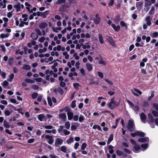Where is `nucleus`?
<instances>
[{
  "label": "nucleus",
  "mask_w": 158,
  "mask_h": 158,
  "mask_svg": "<svg viewBox=\"0 0 158 158\" xmlns=\"http://www.w3.org/2000/svg\"><path fill=\"white\" fill-rule=\"evenodd\" d=\"M119 105V103L118 102L115 101L114 98L111 99L110 102L108 104V107L111 109L113 110L116 107Z\"/></svg>",
  "instance_id": "nucleus-1"
},
{
  "label": "nucleus",
  "mask_w": 158,
  "mask_h": 158,
  "mask_svg": "<svg viewBox=\"0 0 158 158\" xmlns=\"http://www.w3.org/2000/svg\"><path fill=\"white\" fill-rule=\"evenodd\" d=\"M127 128L130 131H133L134 128V124L133 121L131 119L128 120Z\"/></svg>",
  "instance_id": "nucleus-2"
},
{
  "label": "nucleus",
  "mask_w": 158,
  "mask_h": 158,
  "mask_svg": "<svg viewBox=\"0 0 158 158\" xmlns=\"http://www.w3.org/2000/svg\"><path fill=\"white\" fill-rule=\"evenodd\" d=\"M63 142V140L60 138H57L56 139L55 141V144L56 146L58 147L61 145Z\"/></svg>",
  "instance_id": "nucleus-3"
},
{
  "label": "nucleus",
  "mask_w": 158,
  "mask_h": 158,
  "mask_svg": "<svg viewBox=\"0 0 158 158\" xmlns=\"http://www.w3.org/2000/svg\"><path fill=\"white\" fill-rule=\"evenodd\" d=\"M46 139L48 140V143L49 144H52L54 142V139H53V137L52 136L49 135H46L45 136Z\"/></svg>",
  "instance_id": "nucleus-4"
},
{
  "label": "nucleus",
  "mask_w": 158,
  "mask_h": 158,
  "mask_svg": "<svg viewBox=\"0 0 158 158\" xmlns=\"http://www.w3.org/2000/svg\"><path fill=\"white\" fill-rule=\"evenodd\" d=\"M101 18L98 17V14H97L95 16V17L94 19V21L96 24H99Z\"/></svg>",
  "instance_id": "nucleus-5"
},
{
  "label": "nucleus",
  "mask_w": 158,
  "mask_h": 158,
  "mask_svg": "<svg viewBox=\"0 0 158 158\" xmlns=\"http://www.w3.org/2000/svg\"><path fill=\"white\" fill-rule=\"evenodd\" d=\"M152 18L149 16H147L145 19V21L146 22V24L147 26H150L152 24V23L151 21V20L152 19Z\"/></svg>",
  "instance_id": "nucleus-6"
},
{
  "label": "nucleus",
  "mask_w": 158,
  "mask_h": 158,
  "mask_svg": "<svg viewBox=\"0 0 158 158\" xmlns=\"http://www.w3.org/2000/svg\"><path fill=\"white\" fill-rule=\"evenodd\" d=\"M0 7L3 9L5 8L6 7V0H0Z\"/></svg>",
  "instance_id": "nucleus-7"
},
{
  "label": "nucleus",
  "mask_w": 158,
  "mask_h": 158,
  "mask_svg": "<svg viewBox=\"0 0 158 158\" xmlns=\"http://www.w3.org/2000/svg\"><path fill=\"white\" fill-rule=\"evenodd\" d=\"M66 111L67 112L68 120H71L73 119V113L70 111L66 110Z\"/></svg>",
  "instance_id": "nucleus-8"
},
{
  "label": "nucleus",
  "mask_w": 158,
  "mask_h": 158,
  "mask_svg": "<svg viewBox=\"0 0 158 158\" xmlns=\"http://www.w3.org/2000/svg\"><path fill=\"white\" fill-rule=\"evenodd\" d=\"M48 26L47 23L45 22H43L40 23L39 25V27L41 29H44Z\"/></svg>",
  "instance_id": "nucleus-9"
},
{
  "label": "nucleus",
  "mask_w": 158,
  "mask_h": 158,
  "mask_svg": "<svg viewBox=\"0 0 158 158\" xmlns=\"http://www.w3.org/2000/svg\"><path fill=\"white\" fill-rule=\"evenodd\" d=\"M138 141L140 142L143 143L146 142H148L149 141V139L148 137L141 138L138 139Z\"/></svg>",
  "instance_id": "nucleus-10"
},
{
  "label": "nucleus",
  "mask_w": 158,
  "mask_h": 158,
  "mask_svg": "<svg viewBox=\"0 0 158 158\" xmlns=\"http://www.w3.org/2000/svg\"><path fill=\"white\" fill-rule=\"evenodd\" d=\"M140 118L141 121L144 123H146V117L145 115L143 113H142L140 114Z\"/></svg>",
  "instance_id": "nucleus-11"
},
{
  "label": "nucleus",
  "mask_w": 158,
  "mask_h": 158,
  "mask_svg": "<svg viewBox=\"0 0 158 158\" xmlns=\"http://www.w3.org/2000/svg\"><path fill=\"white\" fill-rule=\"evenodd\" d=\"M60 150L64 153H66L67 151L68 152V153L70 152L69 149H68L67 147L65 146H63L61 147Z\"/></svg>",
  "instance_id": "nucleus-12"
},
{
  "label": "nucleus",
  "mask_w": 158,
  "mask_h": 158,
  "mask_svg": "<svg viewBox=\"0 0 158 158\" xmlns=\"http://www.w3.org/2000/svg\"><path fill=\"white\" fill-rule=\"evenodd\" d=\"M85 66L88 71H91L92 70L93 66L91 64L89 63H87L86 64Z\"/></svg>",
  "instance_id": "nucleus-13"
},
{
  "label": "nucleus",
  "mask_w": 158,
  "mask_h": 158,
  "mask_svg": "<svg viewBox=\"0 0 158 158\" xmlns=\"http://www.w3.org/2000/svg\"><path fill=\"white\" fill-rule=\"evenodd\" d=\"M140 149V148L139 145L135 144V145H134V147L133 151L135 153H137L139 152V151Z\"/></svg>",
  "instance_id": "nucleus-14"
},
{
  "label": "nucleus",
  "mask_w": 158,
  "mask_h": 158,
  "mask_svg": "<svg viewBox=\"0 0 158 158\" xmlns=\"http://www.w3.org/2000/svg\"><path fill=\"white\" fill-rule=\"evenodd\" d=\"M111 26L116 31H119L120 29V27L118 25L116 26L114 24H111Z\"/></svg>",
  "instance_id": "nucleus-15"
},
{
  "label": "nucleus",
  "mask_w": 158,
  "mask_h": 158,
  "mask_svg": "<svg viewBox=\"0 0 158 158\" xmlns=\"http://www.w3.org/2000/svg\"><path fill=\"white\" fill-rule=\"evenodd\" d=\"M81 46H82V48L84 49H89L90 48V46L89 44L88 43H86L85 44V45H83V43H81Z\"/></svg>",
  "instance_id": "nucleus-16"
},
{
  "label": "nucleus",
  "mask_w": 158,
  "mask_h": 158,
  "mask_svg": "<svg viewBox=\"0 0 158 158\" xmlns=\"http://www.w3.org/2000/svg\"><path fill=\"white\" fill-rule=\"evenodd\" d=\"M148 118L151 123H153L154 121V118L152 115L151 113H148Z\"/></svg>",
  "instance_id": "nucleus-17"
},
{
  "label": "nucleus",
  "mask_w": 158,
  "mask_h": 158,
  "mask_svg": "<svg viewBox=\"0 0 158 158\" xmlns=\"http://www.w3.org/2000/svg\"><path fill=\"white\" fill-rule=\"evenodd\" d=\"M4 126L7 128H9L10 127V123L6 120H4L3 122Z\"/></svg>",
  "instance_id": "nucleus-18"
},
{
  "label": "nucleus",
  "mask_w": 158,
  "mask_h": 158,
  "mask_svg": "<svg viewBox=\"0 0 158 158\" xmlns=\"http://www.w3.org/2000/svg\"><path fill=\"white\" fill-rule=\"evenodd\" d=\"M31 38L33 40H36L38 38L37 35L35 33H31Z\"/></svg>",
  "instance_id": "nucleus-19"
},
{
  "label": "nucleus",
  "mask_w": 158,
  "mask_h": 158,
  "mask_svg": "<svg viewBox=\"0 0 158 158\" xmlns=\"http://www.w3.org/2000/svg\"><path fill=\"white\" fill-rule=\"evenodd\" d=\"M14 8L16 9L17 12L19 11L21 9L20 3H18L17 4L15 5L14 6Z\"/></svg>",
  "instance_id": "nucleus-20"
},
{
  "label": "nucleus",
  "mask_w": 158,
  "mask_h": 158,
  "mask_svg": "<svg viewBox=\"0 0 158 158\" xmlns=\"http://www.w3.org/2000/svg\"><path fill=\"white\" fill-rule=\"evenodd\" d=\"M52 31H53L55 32L56 33H58V30L60 31L61 30V27H52Z\"/></svg>",
  "instance_id": "nucleus-21"
},
{
  "label": "nucleus",
  "mask_w": 158,
  "mask_h": 158,
  "mask_svg": "<svg viewBox=\"0 0 158 158\" xmlns=\"http://www.w3.org/2000/svg\"><path fill=\"white\" fill-rule=\"evenodd\" d=\"M98 38L100 43L101 44H103L104 43V41L103 39V36L101 34H99L98 35Z\"/></svg>",
  "instance_id": "nucleus-22"
},
{
  "label": "nucleus",
  "mask_w": 158,
  "mask_h": 158,
  "mask_svg": "<svg viewBox=\"0 0 158 158\" xmlns=\"http://www.w3.org/2000/svg\"><path fill=\"white\" fill-rule=\"evenodd\" d=\"M46 11L44 13L40 11H38L37 12V16H43V17L45 18L46 16L45 15Z\"/></svg>",
  "instance_id": "nucleus-23"
},
{
  "label": "nucleus",
  "mask_w": 158,
  "mask_h": 158,
  "mask_svg": "<svg viewBox=\"0 0 158 158\" xmlns=\"http://www.w3.org/2000/svg\"><path fill=\"white\" fill-rule=\"evenodd\" d=\"M136 134L137 135V136L141 137H143L145 136V134L144 133L139 131H136Z\"/></svg>",
  "instance_id": "nucleus-24"
},
{
  "label": "nucleus",
  "mask_w": 158,
  "mask_h": 158,
  "mask_svg": "<svg viewBox=\"0 0 158 158\" xmlns=\"http://www.w3.org/2000/svg\"><path fill=\"white\" fill-rule=\"evenodd\" d=\"M58 65V63L57 62H55L54 63V65L52 66V69H53V71L54 72L56 73L57 71V69L56 68V67Z\"/></svg>",
  "instance_id": "nucleus-25"
},
{
  "label": "nucleus",
  "mask_w": 158,
  "mask_h": 158,
  "mask_svg": "<svg viewBox=\"0 0 158 158\" xmlns=\"http://www.w3.org/2000/svg\"><path fill=\"white\" fill-rule=\"evenodd\" d=\"M25 82L27 83L32 84L35 82V81L34 80H32L30 79H26L25 80Z\"/></svg>",
  "instance_id": "nucleus-26"
},
{
  "label": "nucleus",
  "mask_w": 158,
  "mask_h": 158,
  "mask_svg": "<svg viewBox=\"0 0 158 158\" xmlns=\"http://www.w3.org/2000/svg\"><path fill=\"white\" fill-rule=\"evenodd\" d=\"M45 117L44 115L43 114H40L38 115V119L40 121H43Z\"/></svg>",
  "instance_id": "nucleus-27"
},
{
  "label": "nucleus",
  "mask_w": 158,
  "mask_h": 158,
  "mask_svg": "<svg viewBox=\"0 0 158 158\" xmlns=\"http://www.w3.org/2000/svg\"><path fill=\"white\" fill-rule=\"evenodd\" d=\"M113 134H111L109 137V138L107 142V143L108 144H109L110 142L113 140Z\"/></svg>",
  "instance_id": "nucleus-28"
},
{
  "label": "nucleus",
  "mask_w": 158,
  "mask_h": 158,
  "mask_svg": "<svg viewBox=\"0 0 158 158\" xmlns=\"http://www.w3.org/2000/svg\"><path fill=\"white\" fill-rule=\"evenodd\" d=\"M74 141L73 138V137L69 138L66 141L67 143L68 144H70L72 143Z\"/></svg>",
  "instance_id": "nucleus-29"
},
{
  "label": "nucleus",
  "mask_w": 158,
  "mask_h": 158,
  "mask_svg": "<svg viewBox=\"0 0 158 158\" xmlns=\"http://www.w3.org/2000/svg\"><path fill=\"white\" fill-rule=\"evenodd\" d=\"M60 118L62 119H65L66 118V116L65 114L60 113L59 114Z\"/></svg>",
  "instance_id": "nucleus-30"
},
{
  "label": "nucleus",
  "mask_w": 158,
  "mask_h": 158,
  "mask_svg": "<svg viewBox=\"0 0 158 158\" xmlns=\"http://www.w3.org/2000/svg\"><path fill=\"white\" fill-rule=\"evenodd\" d=\"M70 123L69 121H67L65 122L64 124L65 128L67 129H69L70 127Z\"/></svg>",
  "instance_id": "nucleus-31"
},
{
  "label": "nucleus",
  "mask_w": 158,
  "mask_h": 158,
  "mask_svg": "<svg viewBox=\"0 0 158 158\" xmlns=\"http://www.w3.org/2000/svg\"><path fill=\"white\" fill-rule=\"evenodd\" d=\"M22 68L26 70H29L31 69V67L28 65L24 64Z\"/></svg>",
  "instance_id": "nucleus-32"
},
{
  "label": "nucleus",
  "mask_w": 158,
  "mask_h": 158,
  "mask_svg": "<svg viewBox=\"0 0 158 158\" xmlns=\"http://www.w3.org/2000/svg\"><path fill=\"white\" fill-rule=\"evenodd\" d=\"M63 55L64 57L66 59H68L69 58V56L67 52H64L63 53Z\"/></svg>",
  "instance_id": "nucleus-33"
},
{
  "label": "nucleus",
  "mask_w": 158,
  "mask_h": 158,
  "mask_svg": "<svg viewBox=\"0 0 158 158\" xmlns=\"http://www.w3.org/2000/svg\"><path fill=\"white\" fill-rule=\"evenodd\" d=\"M53 60V58L52 56L50 57L49 58H45V62L46 63H48L49 61H52Z\"/></svg>",
  "instance_id": "nucleus-34"
},
{
  "label": "nucleus",
  "mask_w": 158,
  "mask_h": 158,
  "mask_svg": "<svg viewBox=\"0 0 158 158\" xmlns=\"http://www.w3.org/2000/svg\"><path fill=\"white\" fill-rule=\"evenodd\" d=\"M51 55L52 56H58L59 55L58 53L57 52L52 51L51 53Z\"/></svg>",
  "instance_id": "nucleus-35"
},
{
  "label": "nucleus",
  "mask_w": 158,
  "mask_h": 158,
  "mask_svg": "<svg viewBox=\"0 0 158 158\" xmlns=\"http://www.w3.org/2000/svg\"><path fill=\"white\" fill-rule=\"evenodd\" d=\"M93 128L94 129H97L99 131H102L101 128L100 126L97 125H94L93 127Z\"/></svg>",
  "instance_id": "nucleus-36"
},
{
  "label": "nucleus",
  "mask_w": 158,
  "mask_h": 158,
  "mask_svg": "<svg viewBox=\"0 0 158 158\" xmlns=\"http://www.w3.org/2000/svg\"><path fill=\"white\" fill-rule=\"evenodd\" d=\"M152 113L155 117H158V112L156 110H152Z\"/></svg>",
  "instance_id": "nucleus-37"
},
{
  "label": "nucleus",
  "mask_w": 158,
  "mask_h": 158,
  "mask_svg": "<svg viewBox=\"0 0 158 158\" xmlns=\"http://www.w3.org/2000/svg\"><path fill=\"white\" fill-rule=\"evenodd\" d=\"M14 75L13 73L10 74L9 77V78L8 79V81H9L11 82L12 81L13 79L14 78Z\"/></svg>",
  "instance_id": "nucleus-38"
},
{
  "label": "nucleus",
  "mask_w": 158,
  "mask_h": 158,
  "mask_svg": "<svg viewBox=\"0 0 158 158\" xmlns=\"http://www.w3.org/2000/svg\"><path fill=\"white\" fill-rule=\"evenodd\" d=\"M151 5V3L149 0L145 1L144 5L145 7L150 6Z\"/></svg>",
  "instance_id": "nucleus-39"
},
{
  "label": "nucleus",
  "mask_w": 158,
  "mask_h": 158,
  "mask_svg": "<svg viewBox=\"0 0 158 158\" xmlns=\"http://www.w3.org/2000/svg\"><path fill=\"white\" fill-rule=\"evenodd\" d=\"M73 86L75 89L78 90L80 85L78 83H75L73 84Z\"/></svg>",
  "instance_id": "nucleus-40"
},
{
  "label": "nucleus",
  "mask_w": 158,
  "mask_h": 158,
  "mask_svg": "<svg viewBox=\"0 0 158 158\" xmlns=\"http://www.w3.org/2000/svg\"><path fill=\"white\" fill-rule=\"evenodd\" d=\"M22 17L24 19L23 20L24 21H26L28 19V15L26 14L23 15Z\"/></svg>",
  "instance_id": "nucleus-41"
},
{
  "label": "nucleus",
  "mask_w": 158,
  "mask_h": 158,
  "mask_svg": "<svg viewBox=\"0 0 158 158\" xmlns=\"http://www.w3.org/2000/svg\"><path fill=\"white\" fill-rule=\"evenodd\" d=\"M8 34H1L0 35V37L2 39H3L4 38H7L8 36Z\"/></svg>",
  "instance_id": "nucleus-42"
},
{
  "label": "nucleus",
  "mask_w": 158,
  "mask_h": 158,
  "mask_svg": "<svg viewBox=\"0 0 158 158\" xmlns=\"http://www.w3.org/2000/svg\"><path fill=\"white\" fill-rule=\"evenodd\" d=\"M43 127L46 129H51L53 128L54 127L51 125H46L43 126Z\"/></svg>",
  "instance_id": "nucleus-43"
},
{
  "label": "nucleus",
  "mask_w": 158,
  "mask_h": 158,
  "mask_svg": "<svg viewBox=\"0 0 158 158\" xmlns=\"http://www.w3.org/2000/svg\"><path fill=\"white\" fill-rule=\"evenodd\" d=\"M155 8L154 7H152L150 9L149 12V14L150 15H152L154 13Z\"/></svg>",
  "instance_id": "nucleus-44"
},
{
  "label": "nucleus",
  "mask_w": 158,
  "mask_h": 158,
  "mask_svg": "<svg viewBox=\"0 0 158 158\" xmlns=\"http://www.w3.org/2000/svg\"><path fill=\"white\" fill-rule=\"evenodd\" d=\"M35 31L37 33L36 34L37 35H38L41 36L42 35V32L39 29H36Z\"/></svg>",
  "instance_id": "nucleus-45"
},
{
  "label": "nucleus",
  "mask_w": 158,
  "mask_h": 158,
  "mask_svg": "<svg viewBox=\"0 0 158 158\" xmlns=\"http://www.w3.org/2000/svg\"><path fill=\"white\" fill-rule=\"evenodd\" d=\"M80 72L81 73V75H82V76H83L85 75V69L84 68H81L80 69Z\"/></svg>",
  "instance_id": "nucleus-46"
},
{
  "label": "nucleus",
  "mask_w": 158,
  "mask_h": 158,
  "mask_svg": "<svg viewBox=\"0 0 158 158\" xmlns=\"http://www.w3.org/2000/svg\"><path fill=\"white\" fill-rule=\"evenodd\" d=\"M66 0H58L56 2V4H60L62 3H64L65 2Z\"/></svg>",
  "instance_id": "nucleus-47"
},
{
  "label": "nucleus",
  "mask_w": 158,
  "mask_h": 158,
  "mask_svg": "<svg viewBox=\"0 0 158 158\" xmlns=\"http://www.w3.org/2000/svg\"><path fill=\"white\" fill-rule=\"evenodd\" d=\"M87 146V144L85 143H82V145L81 148V149L82 150H84L86 147Z\"/></svg>",
  "instance_id": "nucleus-48"
},
{
  "label": "nucleus",
  "mask_w": 158,
  "mask_h": 158,
  "mask_svg": "<svg viewBox=\"0 0 158 158\" xmlns=\"http://www.w3.org/2000/svg\"><path fill=\"white\" fill-rule=\"evenodd\" d=\"M13 59L11 57H10L8 61V63L10 65L13 63Z\"/></svg>",
  "instance_id": "nucleus-49"
},
{
  "label": "nucleus",
  "mask_w": 158,
  "mask_h": 158,
  "mask_svg": "<svg viewBox=\"0 0 158 158\" xmlns=\"http://www.w3.org/2000/svg\"><path fill=\"white\" fill-rule=\"evenodd\" d=\"M48 104L49 106H52V103L50 98L49 97L48 98Z\"/></svg>",
  "instance_id": "nucleus-50"
},
{
  "label": "nucleus",
  "mask_w": 158,
  "mask_h": 158,
  "mask_svg": "<svg viewBox=\"0 0 158 158\" xmlns=\"http://www.w3.org/2000/svg\"><path fill=\"white\" fill-rule=\"evenodd\" d=\"M132 108L135 112L138 111L139 110V107L137 106H134L132 107Z\"/></svg>",
  "instance_id": "nucleus-51"
},
{
  "label": "nucleus",
  "mask_w": 158,
  "mask_h": 158,
  "mask_svg": "<svg viewBox=\"0 0 158 158\" xmlns=\"http://www.w3.org/2000/svg\"><path fill=\"white\" fill-rule=\"evenodd\" d=\"M45 39V38L44 36H42L39 39V41L40 43H42L44 41Z\"/></svg>",
  "instance_id": "nucleus-52"
},
{
  "label": "nucleus",
  "mask_w": 158,
  "mask_h": 158,
  "mask_svg": "<svg viewBox=\"0 0 158 158\" xmlns=\"http://www.w3.org/2000/svg\"><path fill=\"white\" fill-rule=\"evenodd\" d=\"M158 37V33L157 32H155L152 34V37L155 38Z\"/></svg>",
  "instance_id": "nucleus-53"
},
{
  "label": "nucleus",
  "mask_w": 158,
  "mask_h": 158,
  "mask_svg": "<svg viewBox=\"0 0 158 158\" xmlns=\"http://www.w3.org/2000/svg\"><path fill=\"white\" fill-rule=\"evenodd\" d=\"M64 133L65 135H67L70 134V132L67 130H66L64 129L63 130Z\"/></svg>",
  "instance_id": "nucleus-54"
},
{
  "label": "nucleus",
  "mask_w": 158,
  "mask_h": 158,
  "mask_svg": "<svg viewBox=\"0 0 158 158\" xmlns=\"http://www.w3.org/2000/svg\"><path fill=\"white\" fill-rule=\"evenodd\" d=\"M76 101H72L71 104V107L73 108H74L76 106Z\"/></svg>",
  "instance_id": "nucleus-55"
},
{
  "label": "nucleus",
  "mask_w": 158,
  "mask_h": 158,
  "mask_svg": "<svg viewBox=\"0 0 158 158\" xmlns=\"http://www.w3.org/2000/svg\"><path fill=\"white\" fill-rule=\"evenodd\" d=\"M38 96V94L36 93H35L32 94V98L33 99L37 97Z\"/></svg>",
  "instance_id": "nucleus-56"
},
{
  "label": "nucleus",
  "mask_w": 158,
  "mask_h": 158,
  "mask_svg": "<svg viewBox=\"0 0 158 158\" xmlns=\"http://www.w3.org/2000/svg\"><path fill=\"white\" fill-rule=\"evenodd\" d=\"M73 56L75 57V59L77 60H79L80 57L79 56L77 55V53H75L74 54Z\"/></svg>",
  "instance_id": "nucleus-57"
},
{
  "label": "nucleus",
  "mask_w": 158,
  "mask_h": 158,
  "mask_svg": "<svg viewBox=\"0 0 158 158\" xmlns=\"http://www.w3.org/2000/svg\"><path fill=\"white\" fill-rule=\"evenodd\" d=\"M80 63L79 61H77L75 64V67L76 69H78L80 68Z\"/></svg>",
  "instance_id": "nucleus-58"
},
{
  "label": "nucleus",
  "mask_w": 158,
  "mask_h": 158,
  "mask_svg": "<svg viewBox=\"0 0 158 158\" xmlns=\"http://www.w3.org/2000/svg\"><path fill=\"white\" fill-rule=\"evenodd\" d=\"M8 82L6 81H5L2 83V85L3 87H5L7 86L8 84Z\"/></svg>",
  "instance_id": "nucleus-59"
},
{
  "label": "nucleus",
  "mask_w": 158,
  "mask_h": 158,
  "mask_svg": "<svg viewBox=\"0 0 158 158\" xmlns=\"http://www.w3.org/2000/svg\"><path fill=\"white\" fill-rule=\"evenodd\" d=\"M24 52L25 54L27 55V54L28 48L27 46H25L23 48Z\"/></svg>",
  "instance_id": "nucleus-60"
},
{
  "label": "nucleus",
  "mask_w": 158,
  "mask_h": 158,
  "mask_svg": "<svg viewBox=\"0 0 158 158\" xmlns=\"http://www.w3.org/2000/svg\"><path fill=\"white\" fill-rule=\"evenodd\" d=\"M4 113L6 116H9L11 114V113L8 110H5L4 111Z\"/></svg>",
  "instance_id": "nucleus-61"
},
{
  "label": "nucleus",
  "mask_w": 158,
  "mask_h": 158,
  "mask_svg": "<svg viewBox=\"0 0 158 158\" xmlns=\"http://www.w3.org/2000/svg\"><path fill=\"white\" fill-rule=\"evenodd\" d=\"M120 20L119 17H117L116 18L114 19V21L116 23H117Z\"/></svg>",
  "instance_id": "nucleus-62"
},
{
  "label": "nucleus",
  "mask_w": 158,
  "mask_h": 158,
  "mask_svg": "<svg viewBox=\"0 0 158 158\" xmlns=\"http://www.w3.org/2000/svg\"><path fill=\"white\" fill-rule=\"evenodd\" d=\"M148 145L147 143L143 144L141 145V147L142 148L146 149L148 147Z\"/></svg>",
  "instance_id": "nucleus-63"
},
{
  "label": "nucleus",
  "mask_w": 158,
  "mask_h": 158,
  "mask_svg": "<svg viewBox=\"0 0 158 158\" xmlns=\"http://www.w3.org/2000/svg\"><path fill=\"white\" fill-rule=\"evenodd\" d=\"M153 106L154 108L158 111V104L157 103H154L153 104Z\"/></svg>",
  "instance_id": "nucleus-64"
}]
</instances>
